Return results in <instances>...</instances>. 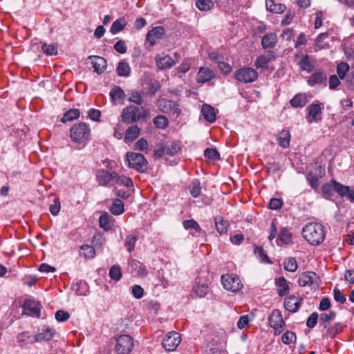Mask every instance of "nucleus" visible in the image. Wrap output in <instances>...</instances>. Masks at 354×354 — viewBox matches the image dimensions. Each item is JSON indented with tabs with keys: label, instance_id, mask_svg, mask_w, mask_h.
Masks as SVG:
<instances>
[{
	"label": "nucleus",
	"instance_id": "f257e3e1",
	"mask_svg": "<svg viewBox=\"0 0 354 354\" xmlns=\"http://www.w3.org/2000/svg\"><path fill=\"white\" fill-rule=\"evenodd\" d=\"M304 238L311 245H317L325 239L324 226L318 223H310L305 225L302 231Z\"/></svg>",
	"mask_w": 354,
	"mask_h": 354
},
{
	"label": "nucleus",
	"instance_id": "f03ea898",
	"mask_svg": "<svg viewBox=\"0 0 354 354\" xmlns=\"http://www.w3.org/2000/svg\"><path fill=\"white\" fill-rule=\"evenodd\" d=\"M150 111L145 106L130 105L123 109L121 114L124 122L131 124L149 117Z\"/></svg>",
	"mask_w": 354,
	"mask_h": 354
},
{
	"label": "nucleus",
	"instance_id": "7ed1b4c3",
	"mask_svg": "<svg viewBox=\"0 0 354 354\" xmlns=\"http://www.w3.org/2000/svg\"><path fill=\"white\" fill-rule=\"evenodd\" d=\"M90 133L89 126L85 122L76 124L71 129V137L75 142H82L88 140Z\"/></svg>",
	"mask_w": 354,
	"mask_h": 354
},
{
	"label": "nucleus",
	"instance_id": "20e7f679",
	"mask_svg": "<svg viewBox=\"0 0 354 354\" xmlns=\"http://www.w3.org/2000/svg\"><path fill=\"white\" fill-rule=\"evenodd\" d=\"M129 167L142 171L147 169V161L141 153L128 152L126 155Z\"/></svg>",
	"mask_w": 354,
	"mask_h": 354
},
{
	"label": "nucleus",
	"instance_id": "39448f33",
	"mask_svg": "<svg viewBox=\"0 0 354 354\" xmlns=\"http://www.w3.org/2000/svg\"><path fill=\"white\" fill-rule=\"evenodd\" d=\"M133 347V339L129 335H121L116 339L115 351L118 354H129Z\"/></svg>",
	"mask_w": 354,
	"mask_h": 354
},
{
	"label": "nucleus",
	"instance_id": "423d86ee",
	"mask_svg": "<svg viewBox=\"0 0 354 354\" xmlns=\"http://www.w3.org/2000/svg\"><path fill=\"white\" fill-rule=\"evenodd\" d=\"M221 283L225 290L233 292H238L243 288L241 279L232 274L222 275Z\"/></svg>",
	"mask_w": 354,
	"mask_h": 354
},
{
	"label": "nucleus",
	"instance_id": "0eeeda50",
	"mask_svg": "<svg viewBox=\"0 0 354 354\" xmlns=\"http://www.w3.org/2000/svg\"><path fill=\"white\" fill-rule=\"evenodd\" d=\"M270 326L274 330V335H279L286 325L281 313L278 309L272 310L268 317Z\"/></svg>",
	"mask_w": 354,
	"mask_h": 354
},
{
	"label": "nucleus",
	"instance_id": "6e6552de",
	"mask_svg": "<svg viewBox=\"0 0 354 354\" xmlns=\"http://www.w3.org/2000/svg\"><path fill=\"white\" fill-rule=\"evenodd\" d=\"M319 277L314 272H304L299 276L298 283L300 286H310L312 288L319 287Z\"/></svg>",
	"mask_w": 354,
	"mask_h": 354
},
{
	"label": "nucleus",
	"instance_id": "1a4fd4ad",
	"mask_svg": "<svg viewBox=\"0 0 354 354\" xmlns=\"http://www.w3.org/2000/svg\"><path fill=\"white\" fill-rule=\"evenodd\" d=\"M235 78L238 81L244 83L253 82L257 80L258 73L254 68L243 67L236 71Z\"/></svg>",
	"mask_w": 354,
	"mask_h": 354
},
{
	"label": "nucleus",
	"instance_id": "9d476101",
	"mask_svg": "<svg viewBox=\"0 0 354 354\" xmlns=\"http://www.w3.org/2000/svg\"><path fill=\"white\" fill-rule=\"evenodd\" d=\"M180 341V335L177 332L171 331L165 335L162 345L166 351H174L179 345Z\"/></svg>",
	"mask_w": 354,
	"mask_h": 354
},
{
	"label": "nucleus",
	"instance_id": "9b49d317",
	"mask_svg": "<svg viewBox=\"0 0 354 354\" xmlns=\"http://www.w3.org/2000/svg\"><path fill=\"white\" fill-rule=\"evenodd\" d=\"M156 104L159 111L162 113L173 114L176 116H178L180 113L178 105L174 101L166 99H159L157 100Z\"/></svg>",
	"mask_w": 354,
	"mask_h": 354
},
{
	"label": "nucleus",
	"instance_id": "f8f14e48",
	"mask_svg": "<svg viewBox=\"0 0 354 354\" xmlns=\"http://www.w3.org/2000/svg\"><path fill=\"white\" fill-rule=\"evenodd\" d=\"M56 334L55 328L50 326H44L34 337L35 342H48L53 339Z\"/></svg>",
	"mask_w": 354,
	"mask_h": 354
},
{
	"label": "nucleus",
	"instance_id": "ddd939ff",
	"mask_svg": "<svg viewBox=\"0 0 354 354\" xmlns=\"http://www.w3.org/2000/svg\"><path fill=\"white\" fill-rule=\"evenodd\" d=\"M40 307V304L34 300L26 299L24 303V313L28 316L39 317Z\"/></svg>",
	"mask_w": 354,
	"mask_h": 354
},
{
	"label": "nucleus",
	"instance_id": "4468645a",
	"mask_svg": "<svg viewBox=\"0 0 354 354\" xmlns=\"http://www.w3.org/2000/svg\"><path fill=\"white\" fill-rule=\"evenodd\" d=\"M327 75L325 72L321 70L315 71L307 80L308 84L313 86L315 85H319L322 86H326Z\"/></svg>",
	"mask_w": 354,
	"mask_h": 354
},
{
	"label": "nucleus",
	"instance_id": "2eb2a0df",
	"mask_svg": "<svg viewBox=\"0 0 354 354\" xmlns=\"http://www.w3.org/2000/svg\"><path fill=\"white\" fill-rule=\"evenodd\" d=\"M165 35V29L162 26H156L149 30L146 37V41L149 42L150 46L156 44L158 40L160 39Z\"/></svg>",
	"mask_w": 354,
	"mask_h": 354
},
{
	"label": "nucleus",
	"instance_id": "dca6fc26",
	"mask_svg": "<svg viewBox=\"0 0 354 354\" xmlns=\"http://www.w3.org/2000/svg\"><path fill=\"white\" fill-rule=\"evenodd\" d=\"M302 298L294 295H290L285 299L284 307L287 310L291 313H296L298 311L302 304Z\"/></svg>",
	"mask_w": 354,
	"mask_h": 354
},
{
	"label": "nucleus",
	"instance_id": "f3484780",
	"mask_svg": "<svg viewBox=\"0 0 354 354\" xmlns=\"http://www.w3.org/2000/svg\"><path fill=\"white\" fill-rule=\"evenodd\" d=\"M208 292V286L207 282L201 279L197 278L195 281V284L193 286L192 297H203Z\"/></svg>",
	"mask_w": 354,
	"mask_h": 354
},
{
	"label": "nucleus",
	"instance_id": "a211bd4d",
	"mask_svg": "<svg viewBox=\"0 0 354 354\" xmlns=\"http://www.w3.org/2000/svg\"><path fill=\"white\" fill-rule=\"evenodd\" d=\"M215 74L214 71L208 67H201L197 74L196 81L198 83H206L213 78Z\"/></svg>",
	"mask_w": 354,
	"mask_h": 354
},
{
	"label": "nucleus",
	"instance_id": "6ab92c4d",
	"mask_svg": "<svg viewBox=\"0 0 354 354\" xmlns=\"http://www.w3.org/2000/svg\"><path fill=\"white\" fill-rule=\"evenodd\" d=\"M72 290L80 296H86L89 292V287L85 281L77 280L73 281L71 286Z\"/></svg>",
	"mask_w": 354,
	"mask_h": 354
},
{
	"label": "nucleus",
	"instance_id": "aec40b11",
	"mask_svg": "<svg viewBox=\"0 0 354 354\" xmlns=\"http://www.w3.org/2000/svg\"><path fill=\"white\" fill-rule=\"evenodd\" d=\"M89 59H92V65L94 71L97 74L102 73L107 66L106 60L99 56H90Z\"/></svg>",
	"mask_w": 354,
	"mask_h": 354
},
{
	"label": "nucleus",
	"instance_id": "412c9836",
	"mask_svg": "<svg viewBox=\"0 0 354 354\" xmlns=\"http://www.w3.org/2000/svg\"><path fill=\"white\" fill-rule=\"evenodd\" d=\"M156 62L157 66L161 70L170 68L176 64L175 61L168 55L163 57L157 56Z\"/></svg>",
	"mask_w": 354,
	"mask_h": 354
},
{
	"label": "nucleus",
	"instance_id": "4be33fe9",
	"mask_svg": "<svg viewBox=\"0 0 354 354\" xmlns=\"http://www.w3.org/2000/svg\"><path fill=\"white\" fill-rule=\"evenodd\" d=\"M278 41L276 33L270 32L264 35L261 39V45L263 48H273Z\"/></svg>",
	"mask_w": 354,
	"mask_h": 354
},
{
	"label": "nucleus",
	"instance_id": "5701e85b",
	"mask_svg": "<svg viewBox=\"0 0 354 354\" xmlns=\"http://www.w3.org/2000/svg\"><path fill=\"white\" fill-rule=\"evenodd\" d=\"M214 223L216 231L220 235L227 234L229 229V223L225 220L222 216L214 217Z\"/></svg>",
	"mask_w": 354,
	"mask_h": 354
},
{
	"label": "nucleus",
	"instance_id": "b1692460",
	"mask_svg": "<svg viewBox=\"0 0 354 354\" xmlns=\"http://www.w3.org/2000/svg\"><path fill=\"white\" fill-rule=\"evenodd\" d=\"M140 129L138 125H132L129 127L125 132L124 141L126 143L132 142L135 140L140 135Z\"/></svg>",
	"mask_w": 354,
	"mask_h": 354
},
{
	"label": "nucleus",
	"instance_id": "393cba45",
	"mask_svg": "<svg viewBox=\"0 0 354 354\" xmlns=\"http://www.w3.org/2000/svg\"><path fill=\"white\" fill-rule=\"evenodd\" d=\"M201 113L204 119L209 123H213L216 120L215 109L209 104H203L201 109Z\"/></svg>",
	"mask_w": 354,
	"mask_h": 354
},
{
	"label": "nucleus",
	"instance_id": "a878e982",
	"mask_svg": "<svg viewBox=\"0 0 354 354\" xmlns=\"http://www.w3.org/2000/svg\"><path fill=\"white\" fill-rule=\"evenodd\" d=\"M114 172H109L107 170H100L97 174V180L100 185H106L109 183L113 181Z\"/></svg>",
	"mask_w": 354,
	"mask_h": 354
},
{
	"label": "nucleus",
	"instance_id": "bb28decb",
	"mask_svg": "<svg viewBox=\"0 0 354 354\" xmlns=\"http://www.w3.org/2000/svg\"><path fill=\"white\" fill-rule=\"evenodd\" d=\"M274 57L273 52H269L268 55H262L257 58L254 62V66L257 68L266 69L268 66V63Z\"/></svg>",
	"mask_w": 354,
	"mask_h": 354
},
{
	"label": "nucleus",
	"instance_id": "cd10ccee",
	"mask_svg": "<svg viewBox=\"0 0 354 354\" xmlns=\"http://www.w3.org/2000/svg\"><path fill=\"white\" fill-rule=\"evenodd\" d=\"M275 285L277 288V292L280 297L288 293L289 285L288 281L283 277H279L275 279Z\"/></svg>",
	"mask_w": 354,
	"mask_h": 354
},
{
	"label": "nucleus",
	"instance_id": "c85d7f7f",
	"mask_svg": "<svg viewBox=\"0 0 354 354\" xmlns=\"http://www.w3.org/2000/svg\"><path fill=\"white\" fill-rule=\"evenodd\" d=\"M308 102L306 93H298L290 101V104L294 108L304 107Z\"/></svg>",
	"mask_w": 354,
	"mask_h": 354
},
{
	"label": "nucleus",
	"instance_id": "c756f323",
	"mask_svg": "<svg viewBox=\"0 0 354 354\" xmlns=\"http://www.w3.org/2000/svg\"><path fill=\"white\" fill-rule=\"evenodd\" d=\"M290 131L286 129H283L277 135V143L283 148H288L290 146Z\"/></svg>",
	"mask_w": 354,
	"mask_h": 354
},
{
	"label": "nucleus",
	"instance_id": "7c9ffc66",
	"mask_svg": "<svg viewBox=\"0 0 354 354\" xmlns=\"http://www.w3.org/2000/svg\"><path fill=\"white\" fill-rule=\"evenodd\" d=\"M110 97L115 104H122L125 97L123 89L120 86H115L110 92Z\"/></svg>",
	"mask_w": 354,
	"mask_h": 354
},
{
	"label": "nucleus",
	"instance_id": "2f4dec72",
	"mask_svg": "<svg viewBox=\"0 0 354 354\" xmlns=\"http://www.w3.org/2000/svg\"><path fill=\"white\" fill-rule=\"evenodd\" d=\"M308 116L307 120L309 122H317L318 115L321 114L322 109L319 104H312L308 107Z\"/></svg>",
	"mask_w": 354,
	"mask_h": 354
},
{
	"label": "nucleus",
	"instance_id": "473e14b6",
	"mask_svg": "<svg viewBox=\"0 0 354 354\" xmlns=\"http://www.w3.org/2000/svg\"><path fill=\"white\" fill-rule=\"evenodd\" d=\"M292 239V234L289 230L286 227H283L279 232V237L277 239L276 242L278 245L283 244H288Z\"/></svg>",
	"mask_w": 354,
	"mask_h": 354
},
{
	"label": "nucleus",
	"instance_id": "72a5a7b5",
	"mask_svg": "<svg viewBox=\"0 0 354 354\" xmlns=\"http://www.w3.org/2000/svg\"><path fill=\"white\" fill-rule=\"evenodd\" d=\"M113 182L120 185H124L127 188H133V183L132 180L125 176H120L114 172Z\"/></svg>",
	"mask_w": 354,
	"mask_h": 354
},
{
	"label": "nucleus",
	"instance_id": "f704fd0d",
	"mask_svg": "<svg viewBox=\"0 0 354 354\" xmlns=\"http://www.w3.org/2000/svg\"><path fill=\"white\" fill-rule=\"evenodd\" d=\"M127 22L124 17H120L116 19L112 24L110 28V32L113 35H115L119 32L122 31L127 26Z\"/></svg>",
	"mask_w": 354,
	"mask_h": 354
},
{
	"label": "nucleus",
	"instance_id": "c9c22d12",
	"mask_svg": "<svg viewBox=\"0 0 354 354\" xmlns=\"http://www.w3.org/2000/svg\"><path fill=\"white\" fill-rule=\"evenodd\" d=\"M328 37V32H322L317 36L315 40L316 50L328 48V41H326Z\"/></svg>",
	"mask_w": 354,
	"mask_h": 354
},
{
	"label": "nucleus",
	"instance_id": "e433bc0d",
	"mask_svg": "<svg viewBox=\"0 0 354 354\" xmlns=\"http://www.w3.org/2000/svg\"><path fill=\"white\" fill-rule=\"evenodd\" d=\"M267 10L274 13H282L286 10V6L282 3H275L273 0H266Z\"/></svg>",
	"mask_w": 354,
	"mask_h": 354
},
{
	"label": "nucleus",
	"instance_id": "4c0bfd02",
	"mask_svg": "<svg viewBox=\"0 0 354 354\" xmlns=\"http://www.w3.org/2000/svg\"><path fill=\"white\" fill-rule=\"evenodd\" d=\"M116 71L118 75L120 77H128L131 73V68L125 61H121L118 63Z\"/></svg>",
	"mask_w": 354,
	"mask_h": 354
},
{
	"label": "nucleus",
	"instance_id": "58836bf2",
	"mask_svg": "<svg viewBox=\"0 0 354 354\" xmlns=\"http://www.w3.org/2000/svg\"><path fill=\"white\" fill-rule=\"evenodd\" d=\"M99 223L100 227L104 230L108 231L111 229L112 222L111 217L107 213L102 214L99 219Z\"/></svg>",
	"mask_w": 354,
	"mask_h": 354
},
{
	"label": "nucleus",
	"instance_id": "ea45409f",
	"mask_svg": "<svg viewBox=\"0 0 354 354\" xmlns=\"http://www.w3.org/2000/svg\"><path fill=\"white\" fill-rule=\"evenodd\" d=\"M18 342L22 345L35 343V337L31 336L28 332H22L17 337Z\"/></svg>",
	"mask_w": 354,
	"mask_h": 354
},
{
	"label": "nucleus",
	"instance_id": "a19ab883",
	"mask_svg": "<svg viewBox=\"0 0 354 354\" xmlns=\"http://www.w3.org/2000/svg\"><path fill=\"white\" fill-rule=\"evenodd\" d=\"M183 225L186 230L193 229L196 232L201 234L203 232L199 224L194 219L185 220L183 222Z\"/></svg>",
	"mask_w": 354,
	"mask_h": 354
},
{
	"label": "nucleus",
	"instance_id": "79ce46f5",
	"mask_svg": "<svg viewBox=\"0 0 354 354\" xmlns=\"http://www.w3.org/2000/svg\"><path fill=\"white\" fill-rule=\"evenodd\" d=\"M333 188L335 192L338 193L342 197L347 196L350 192L348 186L343 185L341 183L333 180Z\"/></svg>",
	"mask_w": 354,
	"mask_h": 354
},
{
	"label": "nucleus",
	"instance_id": "37998d69",
	"mask_svg": "<svg viewBox=\"0 0 354 354\" xmlns=\"http://www.w3.org/2000/svg\"><path fill=\"white\" fill-rule=\"evenodd\" d=\"M299 66L302 71L307 72H311L314 68L313 65L309 60L308 55H303L301 60L299 62Z\"/></svg>",
	"mask_w": 354,
	"mask_h": 354
},
{
	"label": "nucleus",
	"instance_id": "c03bdc74",
	"mask_svg": "<svg viewBox=\"0 0 354 354\" xmlns=\"http://www.w3.org/2000/svg\"><path fill=\"white\" fill-rule=\"evenodd\" d=\"M336 313L335 311H330L329 313H322L319 317V324L324 328L327 327V323L334 319Z\"/></svg>",
	"mask_w": 354,
	"mask_h": 354
},
{
	"label": "nucleus",
	"instance_id": "a18cd8bd",
	"mask_svg": "<svg viewBox=\"0 0 354 354\" xmlns=\"http://www.w3.org/2000/svg\"><path fill=\"white\" fill-rule=\"evenodd\" d=\"M41 50L47 56L56 55L57 54V45L44 43L41 46Z\"/></svg>",
	"mask_w": 354,
	"mask_h": 354
},
{
	"label": "nucleus",
	"instance_id": "49530a36",
	"mask_svg": "<svg viewBox=\"0 0 354 354\" xmlns=\"http://www.w3.org/2000/svg\"><path fill=\"white\" fill-rule=\"evenodd\" d=\"M201 191V183L198 179H194L192 180L190 187H189V193L194 198H197Z\"/></svg>",
	"mask_w": 354,
	"mask_h": 354
},
{
	"label": "nucleus",
	"instance_id": "de8ad7c7",
	"mask_svg": "<svg viewBox=\"0 0 354 354\" xmlns=\"http://www.w3.org/2000/svg\"><path fill=\"white\" fill-rule=\"evenodd\" d=\"M110 211L115 215H120L124 212V204L122 201L115 200L110 207Z\"/></svg>",
	"mask_w": 354,
	"mask_h": 354
},
{
	"label": "nucleus",
	"instance_id": "09e8293b",
	"mask_svg": "<svg viewBox=\"0 0 354 354\" xmlns=\"http://www.w3.org/2000/svg\"><path fill=\"white\" fill-rule=\"evenodd\" d=\"M81 255L85 258L91 259L95 255V251L93 246L84 244L81 246Z\"/></svg>",
	"mask_w": 354,
	"mask_h": 354
},
{
	"label": "nucleus",
	"instance_id": "8fccbe9b",
	"mask_svg": "<svg viewBox=\"0 0 354 354\" xmlns=\"http://www.w3.org/2000/svg\"><path fill=\"white\" fill-rule=\"evenodd\" d=\"M196 6L202 11L210 10L214 6V3L212 0H197L196 1Z\"/></svg>",
	"mask_w": 354,
	"mask_h": 354
},
{
	"label": "nucleus",
	"instance_id": "3c124183",
	"mask_svg": "<svg viewBox=\"0 0 354 354\" xmlns=\"http://www.w3.org/2000/svg\"><path fill=\"white\" fill-rule=\"evenodd\" d=\"M80 116V112L78 109H70L66 111L62 118V122H66L78 118Z\"/></svg>",
	"mask_w": 354,
	"mask_h": 354
},
{
	"label": "nucleus",
	"instance_id": "603ef678",
	"mask_svg": "<svg viewBox=\"0 0 354 354\" xmlns=\"http://www.w3.org/2000/svg\"><path fill=\"white\" fill-rule=\"evenodd\" d=\"M137 242V237L136 235L129 234L126 237L124 246L129 252H131L135 248Z\"/></svg>",
	"mask_w": 354,
	"mask_h": 354
},
{
	"label": "nucleus",
	"instance_id": "864d4df0",
	"mask_svg": "<svg viewBox=\"0 0 354 354\" xmlns=\"http://www.w3.org/2000/svg\"><path fill=\"white\" fill-rule=\"evenodd\" d=\"M166 153L169 156H174L180 151V145L176 142H171L165 146Z\"/></svg>",
	"mask_w": 354,
	"mask_h": 354
},
{
	"label": "nucleus",
	"instance_id": "5fc2aeb1",
	"mask_svg": "<svg viewBox=\"0 0 354 354\" xmlns=\"http://www.w3.org/2000/svg\"><path fill=\"white\" fill-rule=\"evenodd\" d=\"M254 253L261 262L270 263V261L263 247L256 246L254 248Z\"/></svg>",
	"mask_w": 354,
	"mask_h": 354
},
{
	"label": "nucleus",
	"instance_id": "6e6d98bb",
	"mask_svg": "<svg viewBox=\"0 0 354 354\" xmlns=\"http://www.w3.org/2000/svg\"><path fill=\"white\" fill-rule=\"evenodd\" d=\"M134 272L138 277H145L148 274V270L142 263L138 262L134 266Z\"/></svg>",
	"mask_w": 354,
	"mask_h": 354
},
{
	"label": "nucleus",
	"instance_id": "4d7b16f0",
	"mask_svg": "<svg viewBox=\"0 0 354 354\" xmlns=\"http://www.w3.org/2000/svg\"><path fill=\"white\" fill-rule=\"evenodd\" d=\"M109 277L115 281L120 280L122 277L120 267L118 265H114L111 266V268L109 270Z\"/></svg>",
	"mask_w": 354,
	"mask_h": 354
},
{
	"label": "nucleus",
	"instance_id": "13d9d810",
	"mask_svg": "<svg viewBox=\"0 0 354 354\" xmlns=\"http://www.w3.org/2000/svg\"><path fill=\"white\" fill-rule=\"evenodd\" d=\"M342 330V325L339 323H336L327 329L326 335L330 338H333L337 333H340Z\"/></svg>",
	"mask_w": 354,
	"mask_h": 354
},
{
	"label": "nucleus",
	"instance_id": "bf43d9fd",
	"mask_svg": "<svg viewBox=\"0 0 354 354\" xmlns=\"http://www.w3.org/2000/svg\"><path fill=\"white\" fill-rule=\"evenodd\" d=\"M204 156L210 160H216L220 158L218 151L213 148H207L204 151Z\"/></svg>",
	"mask_w": 354,
	"mask_h": 354
},
{
	"label": "nucleus",
	"instance_id": "052dcab7",
	"mask_svg": "<svg viewBox=\"0 0 354 354\" xmlns=\"http://www.w3.org/2000/svg\"><path fill=\"white\" fill-rule=\"evenodd\" d=\"M297 263L295 258H288L284 261V268L289 272H295L297 269Z\"/></svg>",
	"mask_w": 354,
	"mask_h": 354
},
{
	"label": "nucleus",
	"instance_id": "680f3d73",
	"mask_svg": "<svg viewBox=\"0 0 354 354\" xmlns=\"http://www.w3.org/2000/svg\"><path fill=\"white\" fill-rule=\"evenodd\" d=\"M153 124L156 127L160 129H164L168 125V120L166 117L163 115H158L153 118Z\"/></svg>",
	"mask_w": 354,
	"mask_h": 354
},
{
	"label": "nucleus",
	"instance_id": "e2e57ef3",
	"mask_svg": "<svg viewBox=\"0 0 354 354\" xmlns=\"http://www.w3.org/2000/svg\"><path fill=\"white\" fill-rule=\"evenodd\" d=\"M349 65L346 62H341L337 66V73L339 75V77L343 80L346 74V73L349 71Z\"/></svg>",
	"mask_w": 354,
	"mask_h": 354
},
{
	"label": "nucleus",
	"instance_id": "0e129e2a",
	"mask_svg": "<svg viewBox=\"0 0 354 354\" xmlns=\"http://www.w3.org/2000/svg\"><path fill=\"white\" fill-rule=\"evenodd\" d=\"M296 339L295 333L291 331H286L281 337V340L285 344L293 343L296 341Z\"/></svg>",
	"mask_w": 354,
	"mask_h": 354
},
{
	"label": "nucleus",
	"instance_id": "69168bd1",
	"mask_svg": "<svg viewBox=\"0 0 354 354\" xmlns=\"http://www.w3.org/2000/svg\"><path fill=\"white\" fill-rule=\"evenodd\" d=\"M129 101L133 102L138 105H141L143 102V98L140 92L133 91L129 98Z\"/></svg>",
	"mask_w": 354,
	"mask_h": 354
},
{
	"label": "nucleus",
	"instance_id": "338daca9",
	"mask_svg": "<svg viewBox=\"0 0 354 354\" xmlns=\"http://www.w3.org/2000/svg\"><path fill=\"white\" fill-rule=\"evenodd\" d=\"M333 296L334 299L338 303L344 304L346 301V296L342 293L341 290L337 287L333 290Z\"/></svg>",
	"mask_w": 354,
	"mask_h": 354
},
{
	"label": "nucleus",
	"instance_id": "774afa93",
	"mask_svg": "<svg viewBox=\"0 0 354 354\" xmlns=\"http://www.w3.org/2000/svg\"><path fill=\"white\" fill-rule=\"evenodd\" d=\"M115 50L120 54H124L127 51V46L126 45V42L123 40L118 41L114 46Z\"/></svg>",
	"mask_w": 354,
	"mask_h": 354
}]
</instances>
